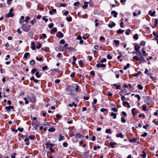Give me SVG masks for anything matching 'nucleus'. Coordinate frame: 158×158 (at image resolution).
Masks as SVG:
<instances>
[{"label":"nucleus","mask_w":158,"mask_h":158,"mask_svg":"<svg viewBox=\"0 0 158 158\" xmlns=\"http://www.w3.org/2000/svg\"><path fill=\"white\" fill-rule=\"evenodd\" d=\"M136 139L135 138H133L132 139H128V140L131 143V142H133L135 143L136 142Z\"/></svg>","instance_id":"obj_13"},{"label":"nucleus","mask_w":158,"mask_h":158,"mask_svg":"<svg viewBox=\"0 0 158 158\" xmlns=\"http://www.w3.org/2000/svg\"><path fill=\"white\" fill-rule=\"evenodd\" d=\"M113 42L115 44L118 46V45L119 44L120 42L118 40H114L113 41Z\"/></svg>","instance_id":"obj_24"},{"label":"nucleus","mask_w":158,"mask_h":158,"mask_svg":"<svg viewBox=\"0 0 158 158\" xmlns=\"http://www.w3.org/2000/svg\"><path fill=\"white\" fill-rule=\"evenodd\" d=\"M49 150L50 151V152H54V150H53V148L51 147H50L49 148Z\"/></svg>","instance_id":"obj_60"},{"label":"nucleus","mask_w":158,"mask_h":158,"mask_svg":"<svg viewBox=\"0 0 158 158\" xmlns=\"http://www.w3.org/2000/svg\"><path fill=\"white\" fill-rule=\"evenodd\" d=\"M14 16V15L12 13H8L6 15V17L9 18L10 17H13Z\"/></svg>","instance_id":"obj_12"},{"label":"nucleus","mask_w":158,"mask_h":158,"mask_svg":"<svg viewBox=\"0 0 158 158\" xmlns=\"http://www.w3.org/2000/svg\"><path fill=\"white\" fill-rule=\"evenodd\" d=\"M41 47V44L40 43H38L36 46V47L37 49L40 48Z\"/></svg>","instance_id":"obj_38"},{"label":"nucleus","mask_w":158,"mask_h":158,"mask_svg":"<svg viewBox=\"0 0 158 158\" xmlns=\"http://www.w3.org/2000/svg\"><path fill=\"white\" fill-rule=\"evenodd\" d=\"M153 35L154 36H155L157 38H158V35H157V34L154 31L153 32Z\"/></svg>","instance_id":"obj_53"},{"label":"nucleus","mask_w":158,"mask_h":158,"mask_svg":"<svg viewBox=\"0 0 158 158\" xmlns=\"http://www.w3.org/2000/svg\"><path fill=\"white\" fill-rule=\"evenodd\" d=\"M107 109L106 108H102L100 109V111L102 112H104V111H107Z\"/></svg>","instance_id":"obj_51"},{"label":"nucleus","mask_w":158,"mask_h":158,"mask_svg":"<svg viewBox=\"0 0 158 158\" xmlns=\"http://www.w3.org/2000/svg\"><path fill=\"white\" fill-rule=\"evenodd\" d=\"M116 144V143L115 142H110V147L112 148H114V145H115Z\"/></svg>","instance_id":"obj_10"},{"label":"nucleus","mask_w":158,"mask_h":158,"mask_svg":"<svg viewBox=\"0 0 158 158\" xmlns=\"http://www.w3.org/2000/svg\"><path fill=\"white\" fill-rule=\"evenodd\" d=\"M31 26L27 24H22V29L25 32H28L30 30Z\"/></svg>","instance_id":"obj_1"},{"label":"nucleus","mask_w":158,"mask_h":158,"mask_svg":"<svg viewBox=\"0 0 158 158\" xmlns=\"http://www.w3.org/2000/svg\"><path fill=\"white\" fill-rule=\"evenodd\" d=\"M105 132L107 134H111V131L110 129H106L105 131Z\"/></svg>","instance_id":"obj_26"},{"label":"nucleus","mask_w":158,"mask_h":158,"mask_svg":"<svg viewBox=\"0 0 158 158\" xmlns=\"http://www.w3.org/2000/svg\"><path fill=\"white\" fill-rule=\"evenodd\" d=\"M31 45H32V47H31V48L32 50H35V43L34 42H32L31 43Z\"/></svg>","instance_id":"obj_17"},{"label":"nucleus","mask_w":158,"mask_h":158,"mask_svg":"<svg viewBox=\"0 0 158 158\" xmlns=\"http://www.w3.org/2000/svg\"><path fill=\"white\" fill-rule=\"evenodd\" d=\"M37 71V70L35 69H32L31 70V72L32 73L34 74L35 72L36 73Z\"/></svg>","instance_id":"obj_35"},{"label":"nucleus","mask_w":158,"mask_h":158,"mask_svg":"<svg viewBox=\"0 0 158 158\" xmlns=\"http://www.w3.org/2000/svg\"><path fill=\"white\" fill-rule=\"evenodd\" d=\"M111 110L115 112H117L118 111V110L116 109L115 108H112Z\"/></svg>","instance_id":"obj_61"},{"label":"nucleus","mask_w":158,"mask_h":158,"mask_svg":"<svg viewBox=\"0 0 158 158\" xmlns=\"http://www.w3.org/2000/svg\"><path fill=\"white\" fill-rule=\"evenodd\" d=\"M137 87L140 90H142L143 89V87L141 85L138 84L137 85Z\"/></svg>","instance_id":"obj_31"},{"label":"nucleus","mask_w":158,"mask_h":158,"mask_svg":"<svg viewBox=\"0 0 158 158\" xmlns=\"http://www.w3.org/2000/svg\"><path fill=\"white\" fill-rule=\"evenodd\" d=\"M149 126V125L147 124L146 125H144L143 126V128L145 129H147V127H148Z\"/></svg>","instance_id":"obj_59"},{"label":"nucleus","mask_w":158,"mask_h":158,"mask_svg":"<svg viewBox=\"0 0 158 158\" xmlns=\"http://www.w3.org/2000/svg\"><path fill=\"white\" fill-rule=\"evenodd\" d=\"M5 108L6 110L7 111L9 112L10 111V106H6Z\"/></svg>","instance_id":"obj_45"},{"label":"nucleus","mask_w":158,"mask_h":158,"mask_svg":"<svg viewBox=\"0 0 158 158\" xmlns=\"http://www.w3.org/2000/svg\"><path fill=\"white\" fill-rule=\"evenodd\" d=\"M141 73V72L140 71H138L136 73H135L134 74L135 76H137V75L140 74Z\"/></svg>","instance_id":"obj_56"},{"label":"nucleus","mask_w":158,"mask_h":158,"mask_svg":"<svg viewBox=\"0 0 158 158\" xmlns=\"http://www.w3.org/2000/svg\"><path fill=\"white\" fill-rule=\"evenodd\" d=\"M96 66L97 67H106V65L103 64H97L96 65Z\"/></svg>","instance_id":"obj_3"},{"label":"nucleus","mask_w":158,"mask_h":158,"mask_svg":"<svg viewBox=\"0 0 158 158\" xmlns=\"http://www.w3.org/2000/svg\"><path fill=\"white\" fill-rule=\"evenodd\" d=\"M23 138L24 139L25 142H27L29 140V138L27 137L26 135H24L23 136Z\"/></svg>","instance_id":"obj_14"},{"label":"nucleus","mask_w":158,"mask_h":158,"mask_svg":"<svg viewBox=\"0 0 158 158\" xmlns=\"http://www.w3.org/2000/svg\"><path fill=\"white\" fill-rule=\"evenodd\" d=\"M80 4V2H77L74 3L73 5L74 6H78Z\"/></svg>","instance_id":"obj_40"},{"label":"nucleus","mask_w":158,"mask_h":158,"mask_svg":"<svg viewBox=\"0 0 158 158\" xmlns=\"http://www.w3.org/2000/svg\"><path fill=\"white\" fill-rule=\"evenodd\" d=\"M66 20L68 22H71L72 20V18L71 17H68L66 18Z\"/></svg>","instance_id":"obj_39"},{"label":"nucleus","mask_w":158,"mask_h":158,"mask_svg":"<svg viewBox=\"0 0 158 158\" xmlns=\"http://www.w3.org/2000/svg\"><path fill=\"white\" fill-rule=\"evenodd\" d=\"M57 31L56 28L54 27L51 30V32L53 33L55 32H56Z\"/></svg>","instance_id":"obj_22"},{"label":"nucleus","mask_w":158,"mask_h":158,"mask_svg":"<svg viewBox=\"0 0 158 158\" xmlns=\"http://www.w3.org/2000/svg\"><path fill=\"white\" fill-rule=\"evenodd\" d=\"M56 9H52L51 10H50L49 11V14L50 15H52L53 14V13H56Z\"/></svg>","instance_id":"obj_18"},{"label":"nucleus","mask_w":158,"mask_h":158,"mask_svg":"<svg viewBox=\"0 0 158 158\" xmlns=\"http://www.w3.org/2000/svg\"><path fill=\"white\" fill-rule=\"evenodd\" d=\"M132 114L133 115H134L137 113V112L135 111V108H133L131 110Z\"/></svg>","instance_id":"obj_15"},{"label":"nucleus","mask_w":158,"mask_h":158,"mask_svg":"<svg viewBox=\"0 0 158 158\" xmlns=\"http://www.w3.org/2000/svg\"><path fill=\"white\" fill-rule=\"evenodd\" d=\"M147 135V133L146 132H144L143 134H142L141 136L142 137H146Z\"/></svg>","instance_id":"obj_54"},{"label":"nucleus","mask_w":158,"mask_h":158,"mask_svg":"<svg viewBox=\"0 0 158 158\" xmlns=\"http://www.w3.org/2000/svg\"><path fill=\"white\" fill-rule=\"evenodd\" d=\"M97 100L96 99H94V101L92 103V105H94V104H95L97 103Z\"/></svg>","instance_id":"obj_58"},{"label":"nucleus","mask_w":158,"mask_h":158,"mask_svg":"<svg viewBox=\"0 0 158 158\" xmlns=\"http://www.w3.org/2000/svg\"><path fill=\"white\" fill-rule=\"evenodd\" d=\"M110 115L111 116H112L113 118L114 119H115L116 118L117 114L115 113H114L113 112H111Z\"/></svg>","instance_id":"obj_11"},{"label":"nucleus","mask_w":158,"mask_h":158,"mask_svg":"<svg viewBox=\"0 0 158 158\" xmlns=\"http://www.w3.org/2000/svg\"><path fill=\"white\" fill-rule=\"evenodd\" d=\"M156 14L155 11L154 10L153 12L152 10H150L149 11V15L152 16H153L154 15Z\"/></svg>","instance_id":"obj_6"},{"label":"nucleus","mask_w":158,"mask_h":158,"mask_svg":"<svg viewBox=\"0 0 158 158\" xmlns=\"http://www.w3.org/2000/svg\"><path fill=\"white\" fill-rule=\"evenodd\" d=\"M56 35L59 38H62L63 37L64 35L63 34L61 33L60 31H58V34Z\"/></svg>","instance_id":"obj_4"},{"label":"nucleus","mask_w":158,"mask_h":158,"mask_svg":"<svg viewBox=\"0 0 158 158\" xmlns=\"http://www.w3.org/2000/svg\"><path fill=\"white\" fill-rule=\"evenodd\" d=\"M30 19V17L27 16L26 17L25 20L23 21V22H25L26 23L28 22V20L29 19Z\"/></svg>","instance_id":"obj_23"},{"label":"nucleus","mask_w":158,"mask_h":158,"mask_svg":"<svg viewBox=\"0 0 158 158\" xmlns=\"http://www.w3.org/2000/svg\"><path fill=\"white\" fill-rule=\"evenodd\" d=\"M100 148V147L99 146H98L97 147L95 146L94 148V149L96 150L97 148L99 149Z\"/></svg>","instance_id":"obj_52"},{"label":"nucleus","mask_w":158,"mask_h":158,"mask_svg":"<svg viewBox=\"0 0 158 158\" xmlns=\"http://www.w3.org/2000/svg\"><path fill=\"white\" fill-rule=\"evenodd\" d=\"M36 60L38 61H40L43 60V58L41 57H36Z\"/></svg>","instance_id":"obj_36"},{"label":"nucleus","mask_w":158,"mask_h":158,"mask_svg":"<svg viewBox=\"0 0 158 158\" xmlns=\"http://www.w3.org/2000/svg\"><path fill=\"white\" fill-rule=\"evenodd\" d=\"M48 68V67L47 66H43L42 67V69L43 70H45L47 69Z\"/></svg>","instance_id":"obj_50"},{"label":"nucleus","mask_w":158,"mask_h":158,"mask_svg":"<svg viewBox=\"0 0 158 158\" xmlns=\"http://www.w3.org/2000/svg\"><path fill=\"white\" fill-rule=\"evenodd\" d=\"M130 66V64L129 63H127V65L124 66L123 68V69L124 70H126L127 68H128Z\"/></svg>","instance_id":"obj_20"},{"label":"nucleus","mask_w":158,"mask_h":158,"mask_svg":"<svg viewBox=\"0 0 158 158\" xmlns=\"http://www.w3.org/2000/svg\"><path fill=\"white\" fill-rule=\"evenodd\" d=\"M142 52L143 53V56H147L146 55V52L144 50V49L143 48L142 49Z\"/></svg>","instance_id":"obj_34"},{"label":"nucleus","mask_w":158,"mask_h":158,"mask_svg":"<svg viewBox=\"0 0 158 158\" xmlns=\"http://www.w3.org/2000/svg\"><path fill=\"white\" fill-rule=\"evenodd\" d=\"M107 58L109 60H110L112 58V56H111L109 54H108L107 55Z\"/></svg>","instance_id":"obj_57"},{"label":"nucleus","mask_w":158,"mask_h":158,"mask_svg":"<svg viewBox=\"0 0 158 158\" xmlns=\"http://www.w3.org/2000/svg\"><path fill=\"white\" fill-rule=\"evenodd\" d=\"M48 131L49 132H53L55 131V129L53 128H51L48 129Z\"/></svg>","instance_id":"obj_29"},{"label":"nucleus","mask_w":158,"mask_h":158,"mask_svg":"<svg viewBox=\"0 0 158 158\" xmlns=\"http://www.w3.org/2000/svg\"><path fill=\"white\" fill-rule=\"evenodd\" d=\"M30 55V53L28 52H26L25 53L24 55V58L25 59H27V56Z\"/></svg>","instance_id":"obj_19"},{"label":"nucleus","mask_w":158,"mask_h":158,"mask_svg":"<svg viewBox=\"0 0 158 158\" xmlns=\"http://www.w3.org/2000/svg\"><path fill=\"white\" fill-rule=\"evenodd\" d=\"M138 61H141L142 62H145L146 60L144 59L143 57L141 56V57L139 58V60Z\"/></svg>","instance_id":"obj_8"},{"label":"nucleus","mask_w":158,"mask_h":158,"mask_svg":"<svg viewBox=\"0 0 158 158\" xmlns=\"http://www.w3.org/2000/svg\"><path fill=\"white\" fill-rule=\"evenodd\" d=\"M133 59L134 60H136L138 61V60H139V58L136 56H134L133 57Z\"/></svg>","instance_id":"obj_47"},{"label":"nucleus","mask_w":158,"mask_h":158,"mask_svg":"<svg viewBox=\"0 0 158 158\" xmlns=\"http://www.w3.org/2000/svg\"><path fill=\"white\" fill-rule=\"evenodd\" d=\"M36 23V20L34 19L30 22V23L32 25H34Z\"/></svg>","instance_id":"obj_25"},{"label":"nucleus","mask_w":158,"mask_h":158,"mask_svg":"<svg viewBox=\"0 0 158 158\" xmlns=\"http://www.w3.org/2000/svg\"><path fill=\"white\" fill-rule=\"evenodd\" d=\"M35 75L37 78H40L41 77V76L39 74V72L38 71L35 73Z\"/></svg>","instance_id":"obj_21"},{"label":"nucleus","mask_w":158,"mask_h":158,"mask_svg":"<svg viewBox=\"0 0 158 158\" xmlns=\"http://www.w3.org/2000/svg\"><path fill=\"white\" fill-rule=\"evenodd\" d=\"M140 47L138 45H135V49L137 51H138L139 50V48Z\"/></svg>","instance_id":"obj_28"},{"label":"nucleus","mask_w":158,"mask_h":158,"mask_svg":"<svg viewBox=\"0 0 158 158\" xmlns=\"http://www.w3.org/2000/svg\"><path fill=\"white\" fill-rule=\"evenodd\" d=\"M130 31V29H128L126 30V31L125 32V34L127 35H128L129 34V33Z\"/></svg>","instance_id":"obj_42"},{"label":"nucleus","mask_w":158,"mask_h":158,"mask_svg":"<svg viewBox=\"0 0 158 158\" xmlns=\"http://www.w3.org/2000/svg\"><path fill=\"white\" fill-rule=\"evenodd\" d=\"M117 32L118 34H121L124 32V31L123 30L119 29L117 30Z\"/></svg>","instance_id":"obj_27"},{"label":"nucleus","mask_w":158,"mask_h":158,"mask_svg":"<svg viewBox=\"0 0 158 158\" xmlns=\"http://www.w3.org/2000/svg\"><path fill=\"white\" fill-rule=\"evenodd\" d=\"M61 115H59L58 114H56V117L58 119H60V118L61 117Z\"/></svg>","instance_id":"obj_64"},{"label":"nucleus","mask_w":158,"mask_h":158,"mask_svg":"<svg viewBox=\"0 0 158 158\" xmlns=\"http://www.w3.org/2000/svg\"><path fill=\"white\" fill-rule=\"evenodd\" d=\"M121 122L123 123H125L126 122V120L125 119V117H122L121 118Z\"/></svg>","instance_id":"obj_30"},{"label":"nucleus","mask_w":158,"mask_h":158,"mask_svg":"<svg viewBox=\"0 0 158 158\" xmlns=\"http://www.w3.org/2000/svg\"><path fill=\"white\" fill-rule=\"evenodd\" d=\"M128 104V103L126 101H124L123 102V106H126V105Z\"/></svg>","instance_id":"obj_49"},{"label":"nucleus","mask_w":158,"mask_h":158,"mask_svg":"<svg viewBox=\"0 0 158 158\" xmlns=\"http://www.w3.org/2000/svg\"><path fill=\"white\" fill-rule=\"evenodd\" d=\"M135 98H137L138 101H139L141 99V97H140V96H139V95L138 94H136V95H135Z\"/></svg>","instance_id":"obj_32"},{"label":"nucleus","mask_w":158,"mask_h":158,"mask_svg":"<svg viewBox=\"0 0 158 158\" xmlns=\"http://www.w3.org/2000/svg\"><path fill=\"white\" fill-rule=\"evenodd\" d=\"M42 19L43 20H44L45 21V22L46 23L48 21V19H46L45 18V17L44 16H43V17H42Z\"/></svg>","instance_id":"obj_44"},{"label":"nucleus","mask_w":158,"mask_h":158,"mask_svg":"<svg viewBox=\"0 0 158 158\" xmlns=\"http://www.w3.org/2000/svg\"><path fill=\"white\" fill-rule=\"evenodd\" d=\"M53 23H51L49 24L48 27L50 28H52L53 26Z\"/></svg>","instance_id":"obj_62"},{"label":"nucleus","mask_w":158,"mask_h":158,"mask_svg":"<svg viewBox=\"0 0 158 158\" xmlns=\"http://www.w3.org/2000/svg\"><path fill=\"white\" fill-rule=\"evenodd\" d=\"M115 23L114 22H111L110 24H108V26L110 28H111L112 27L115 26Z\"/></svg>","instance_id":"obj_5"},{"label":"nucleus","mask_w":158,"mask_h":158,"mask_svg":"<svg viewBox=\"0 0 158 158\" xmlns=\"http://www.w3.org/2000/svg\"><path fill=\"white\" fill-rule=\"evenodd\" d=\"M89 37V36H83L82 37V38L84 40H86Z\"/></svg>","instance_id":"obj_63"},{"label":"nucleus","mask_w":158,"mask_h":158,"mask_svg":"<svg viewBox=\"0 0 158 158\" xmlns=\"http://www.w3.org/2000/svg\"><path fill=\"white\" fill-rule=\"evenodd\" d=\"M133 38L136 40L138 39V35L137 34H136L133 36Z\"/></svg>","instance_id":"obj_33"},{"label":"nucleus","mask_w":158,"mask_h":158,"mask_svg":"<svg viewBox=\"0 0 158 158\" xmlns=\"http://www.w3.org/2000/svg\"><path fill=\"white\" fill-rule=\"evenodd\" d=\"M113 85L115 87L116 89H120L121 88V86L120 85H117L116 84H114Z\"/></svg>","instance_id":"obj_16"},{"label":"nucleus","mask_w":158,"mask_h":158,"mask_svg":"<svg viewBox=\"0 0 158 158\" xmlns=\"http://www.w3.org/2000/svg\"><path fill=\"white\" fill-rule=\"evenodd\" d=\"M35 63V61L34 60H32L30 62V64L32 65H33Z\"/></svg>","instance_id":"obj_48"},{"label":"nucleus","mask_w":158,"mask_h":158,"mask_svg":"<svg viewBox=\"0 0 158 158\" xmlns=\"http://www.w3.org/2000/svg\"><path fill=\"white\" fill-rule=\"evenodd\" d=\"M65 42V40H60V43L61 44H64Z\"/></svg>","instance_id":"obj_55"},{"label":"nucleus","mask_w":158,"mask_h":158,"mask_svg":"<svg viewBox=\"0 0 158 158\" xmlns=\"http://www.w3.org/2000/svg\"><path fill=\"white\" fill-rule=\"evenodd\" d=\"M111 14H113L114 17V18H116L118 14V13L114 10H112L111 11Z\"/></svg>","instance_id":"obj_2"},{"label":"nucleus","mask_w":158,"mask_h":158,"mask_svg":"<svg viewBox=\"0 0 158 158\" xmlns=\"http://www.w3.org/2000/svg\"><path fill=\"white\" fill-rule=\"evenodd\" d=\"M64 136H63L61 135H60V138L59 139V141H60L61 140H63L64 139Z\"/></svg>","instance_id":"obj_37"},{"label":"nucleus","mask_w":158,"mask_h":158,"mask_svg":"<svg viewBox=\"0 0 158 158\" xmlns=\"http://www.w3.org/2000/svg\"><path fill=\"white\" fill-rule=\"evenodd\" d=\"M146 42L144 41H142L140 42V45L144 46L145 45Z\"/></svg>","instance_id":"obj_41"},{"label":"nucleus","mask_w":158,"mask_h":158,"mask_svg":"<svg viewBox=\"0 0 158 158\" xmlns=\"http://www.w3.org/2000/svg\"><path fill=\"white\" fill-rule=\"evenodd\" d=\"M116 136L117 137H120L121 138L123 139L124 138L123 136L122 135L121 133H120L119 134H117L116 135Z\"/></svg>","instance_id":"obj_9"},{"label":"nucleus","mask_w":158,"mask_h":158,"mask_svg":"<svg viewBox=\"0 0 158 158\" xmlns=\"http://www.w3.org/2000/svg\"><path fill=\"white\" fill-rule=\"evenodd\" d=\"M84 5L82 6V8L83 9H85L88 6V2H85L84 3Z\"/></svg>","instance_id":"obj_7"},{"label":"nucleus","mask_w":158,"mask_h":158,"mask_svg":"<svg viewBox=\"0 0 158 158\" xmlns=\"http://www.w3.org/2000/svg\"><path fill=\"white\" fill-rule=\"evenodd\" d=\"M44 125L45 126H49V123L45 121L44 123Z\"/></svg>","instance_id":"obj_43"},{"label":"nucleus","mask_w":158,"mask_h":158,"mask_svg":"<svg viewBox=\"0 0 158 158\" xmlns=\"http://www.w3.org/2000/svg\"><path fill=\"white\" fill-rule=\"evenodd\" d=\"M143 110L144 111L147 110L146 106L145 105H144L143 106Z\"/></svg>","instance_id":"obj_46"}]
</instances>
